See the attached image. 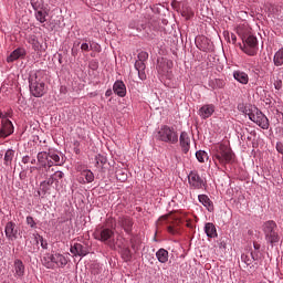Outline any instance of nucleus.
<instances>
[{
	"instance_id": "e433bc0d",
	"label": "nucleus",
	"mask_w": 283,
	"mask_h": 283,
	"mask_svg": "<svg viewBox=\"0 0 283 283\" xmlns=\"http://www.w3.org/2000/svg\"><path fill=\"white\" fill-rule=\"evenodd\" d=\"M147 59H149V53L145 52V51H142L138 53V60L137 61H140L142 63H145V61H147Z\"/></svg>"
},
{
	"instance_id": "37998d69",
	"label": "nucleus",
	"mask_w": 283,
	"mask_h": 283,
	"mask_svg": "<svg viewBox=\"0 0 283 283\" xmlns=\"http://www.w3.org/2000/svg\"><path fill=\"white\" fill-rule=\"evenodd\" d=\"M275 90H282V80H276L274 82Z\"/></svg>"
},
{
	"instance_id": "20e7f679",
	"label": "nucleus",
	"mask_w": 283,
	"mask_h": 283,
	"mask_svg": "<svg viewBox=\"0 0 283 283\" xmlns=\"http://www.w3.org/2000/svg\"><path fill=\"white\" fill-rule=\"evenodd\" d=\"M263 233L266 242L270 244H277L280 242V234L277 233V223L275 221H266L263 224Z\"/></svg>"
},
{
	"instance_id": "f03ea898",
	"label": "nucleus",
	"mask_w": 283,
	"mask_h": 283,
	"mask_svg": "<svg viewBox=\"0 0 283 283\" xmlns=\"http://www.w3.org/2000/svg\"><path fill=\"white\" fill-rule=\"evenodd\" d=\"M213 160H217L222 166L231 165L235 163V154H233V150L229 146L220 144L214 150Z\"/></svg>"
},
{
	"instance_id": "a19ab883",
	"label": "nucleus",
	"mask_w": 283,
	"mask_h": 283,
	"mask_svg": "<svg viewBox=\"0 0 283 283\" xmlns=\"http://www.w3.org/2000/svg\"><path fill=\"white\" fill-rule=\"evenodd\" d=\"M250 256L252 258V260L254 261V262H258V260H260V251H252L251 253H250Z\"/></svg>"
},
{
	"instance_id": "a211bd4d",
	"label": "nucleus",
	"mask_w": 283,
	"mask_h": 283,
	"mask_svg": "<svg viewBox=\"0 0 283 283\" xmlns=\"http://www.w3.org/2000/svg\"><path fill=\"white\" fill-rule=\"evenodd\" d=\"M13 266L15 271V277H23V275H25V265L23 264V261L15 259Z\"/></svg>"
},
{
	"instance_id": "f704fd0d",
	"label": "nucleus",
	"mask_w": 283,
	"mask_h": 283,
	"mask_svg": "<svg viewBox=\"0 0 283 283\" xmlns=\"http://www.w3.org/2000/svg\"><path fill=\"white\" fill-rule=\"evenodd\" d=\"M95 160H96V167H103V165L107 163V158H105V156H102V155H97L95 157Z\"/></svg>"
},
{
	"instance_id": "13d9d810",
	"label": "nucleus",
	"mask_w": 283,
	"mask_h": 283,
	"mask_svg": "<svg viewBox=\"0 0 283 283\" xmlns=\"http://www.w3.org/2000/svg\"><path fill=\"white\" fill-rule=\"evenodd\" d=\"M31 165H36V159H32Z\"/></svg>"
},
{
	"instance_id": "9b49d317",
	"label": "nucleus",
	"mask_w": 283,
	"mask_h": 283,
	"mask_svg": "<svg viewBox=\"0 0 283 283\" xmlns=\"http://www.w3.org/2000/svg\"><path fill=\"white\" fill-rule=\"evenodd\" d=\"M12 134H14V125L10 119H3L0 129V138H8V136H12Z\"/></svg>"
},
{
	"instance_id": "473e14b6",
	"label": "nucleus",
	"mask_w": 283,
	"mask_h": 283,
	"mask_svg": "<svg viewBox=\"0 0 283 283\" xmlns=\"http://www.w3.org/2000/svg\"><path fill=\"white\" fill-rule=\"evenodd\" d=\"M241 261L244 262V264H247V266H251V264H253V262H254L251 254H247V253H243L241 255Z\"/></svg>"
},
{
	"instance_id": "a18cd8bd",
	"label": "nucleus",
	"mask_w": 283,
	"mask_h": 283,
	"mask_svg": "<svg viewBox=\"0 0 283 283\" xmlns=\"http://www.w3.org/2000/svg\"><path fill=\"white\" fill-rule=\"evenodd\" d=\"M91 50H94V52H101V45H98V44H91Z\"/></svg>"
},
{
	"instance_id": "1a4fd4ad",
	"label": "nucleus",
	"mask_w": 283,
	"mask_h": 283,
	"mask_svg": "<svg viewBox=\"0 0 283 283\" xmlns=\"http://www.w3.org/2000/svg\"><path fill=\"white\" fill-rule=\"evenodd\" d=\"M188 184L190 189H202V187H205V180L196 170L190 171L188 175Z\"/></svg>"
},
{
	"instance_id": "aec40b11",
	"label": "nucleus",
	"mask_w": 283,
	"mask_h": 283,
	"mask_svg": "<svg viewBox=\"0 0 283 283\" xmlns=\"http://www.w3.org/2000/svg\"><path fill=\"white\" fill-rule=\"evenodd\" d=\"M233 78H235L238 83H241V85H247L249 83V74L244 71H234Z\"/></svg>"
},
{
	"instance_id": "c03bdc74",
	"label": "nucleus",
	"mask_w": 283,
	"mask_h": 283,
	"mask_svg": "<svg viewBox=\"0 0 283 283\" xmlns=\"http://www.w3.org/2000/svg\"><path fill=\"white\" fill-rule=\"evenodd\" d=\"M54 165H56V164L52 160V158H49L46 160V169H50V167H54Z\"/></svg>"
},
{
	"instance_id": "bb28decb",
	"label": "nucleus",
	"mask_w": 283,
	"mask_h": 283,
	"mask_svg": "<svg viewBox=\"0 0 283 283\" xmlns=\"http://www.w3.org/2000/svg\"><path fill=\"white\" fill-rule=\"evenodd\" d=\"M198 200H199V202H201V205H203V207H207L208 209H209V207H213L211 199H209V197L207 195H199Z\"/></svg>"
},
{
	"instance_id": "dca6fc26",
	"label": "nucleus",
	"mask_w": 283,
	"mask_h": 283,
	"mask_svg": "<svg viewBox=\"0 0 283 283\" xmlns=\"http://www.w3.org/2000/svg\"><path fill=\"white\" fill-rule=\"evenodd\" d=\"M113 91L120 98H124V96H127V86H125L124 81H116L113 85Z\"/></svg>"
},
{
	"instance_id": "58836bf2",
	"label": "nucleus",
	"mask_w": 283,
	"mask_h": 283,
	"mask_svg": "<svg viewBox=\"0 0 283 283\" xmlns=\"http://www.w3.org/2000/svg\"><path fill=\"white\" fill-rule=\"evenodd\" d=\"M35 19H38L40 21V23H45V13L43 11H38L35 13Z\"/></svg>"
},
{
	"instance_id": "0eeeda50",
	"label": "nucleus",
	"mask_w": 283,
	"mask_h": 283,
	"mask_svg": "<svg viewBox=\"0 0 283 283\" xmlns=\"http://www.w3.org/2000/svg\"><path fill=\"white\" fill-rule=\"evenodd\" d=\"M161 222H166L167 224H169L167 227V231L168 233H170V235H178V233H180V219H178L176 216H163L159 218L157 223L160 224Z\"/></svg>"
},
{
	"instance_id": "ea45409f",
	"label": "nucleus",
	"mask_w": 283,
	"mask_h": 283,
	"mask_svg": "<svg viewBox=\"0 0 283 283\" xmlns=\"http://www.w3.org/2000/svg\"><path fill=\"white\" fill-rule=\"evenodd\" d=\"M27 224L31 227V229H34L36 227V222L34 221V218L32 217H27Z\"/></svg>"
},
{
	"instance_id": "3c124183",
	"label": "nucleus",
	"mask_w": 283,
	"mask_h": 283,
	"mask_svg": "<svg viewBox=\"0 0 283 283\" xmlns=\"http://www.w3.org/2000/svg\"><path fill=\"white\" fill-rule=\"evenodd\" d=\"M40 189H41L43 195H46L48 193V189H50V188H49V186L41 187V185H40Z\"/></svg>"
},
{
	"instance_id": "4c0bfd02",
	"label": "nucleus",
	"mask_w": 283,
	"mask_h": 283,
	"mask_svg": "<svg viewBox=\"0 0 283 283\" xmlns=\"http://www.w3.org/2000/svg\"><path fill=\"white\" fill-rule=\"evenodd\" d=\"M49 158H51V160L54 161L55 165H59V163H61V157L55 153H49Z\"/></svg>"
},
{
	"instance_id": "2eb2a0df",
	"label": "nucleus",
	"mask_w": 283,
	"mask_h": 283,
	"mask_svg": "<svg viewBox=\"0 0 283 283\" xmlns=\"http://www.w3.org/2000/svg\"><path fill=\"white\" fill-rule=\"evenodd\" d=\"M179 143L184 154H188L189 149H191V139L189 138V134H187V132H182L180 134Z\"/></svg>"
},
{
	"instance_id": "c85d7f7f",
	"label": "nucleus",
	"mask_w": 283,
	"mask_h": 283,
	"mask_svg": "<svg viewBox=\"0 0 283 283\" xmlns=\"http://www.w3.org/2000/svg\"><path fill=\"white\" fill-rule=\"evenodd\" d=\"M210 85L213 90H222V87H224L226 83L223 82V80L216 78L210 82Z\"/></svg>"
},
{
	"instance_id": "7ed1b4c3",
	"label": "nucleus",
	"mask_w": 283,
	"mask_h": 283,
	"mask_svg": "<svg viewBox=\"0 0 283 283\" xmlns=\"http://www.w3.org/2000/svg\"><path fill=\"white\" fill-rule=\"evenodd\" d=\"M245 114L252 123H255L261 129H269V118L262 111H260V108L251 106V108L245 109Z\"/></svg>"
},
{
	"instance_id": "49530a36",
	"label": "nucleus",
	"mask_w": 283,
	"mask_h": 283,
	"mask_svg": "<svg viewBox=\"0 0 283 283\" xmlns=\"http://www.w3.org/2000/svg\"><path fill=\"white\" fill-rule=\"evenodd\" d=\"M54 181L52 179H49V181H42L41 187H50Z\"/></svg>"
},
{
	"instance_id": "72a5a7b5",
	"label": "nucleus",
	"mask_w": 283,
	"mask_h": 283,
	"mask_svg": "<svg viewBox=\"0 0 283 283\" xmlns=\"http://www.w3.org/2000/svg\"><path fill=\"white\" fill-rule=\"evenodd\" d=\"M34 240H35L36 244H39V242H41L42 249H48V241H45V240L43 239V237H41V235H39V234H35V235H34Z\"/></svg>"
},
{
	"instance_id": "864d4df0",
	"label": "nucleus",
	"mask_w": 283,
	"mask_h": 283,
	"mask_svg": "<svg viewBox=\"0 0 283 283\" xmlns=\"http://www.w3.org/2000/svg\"><path fill=\"white\" fill-rule=\"evenodd\" d=\"M253 247H254V250L260 251V248H261L260 243L254 242Z\"/></svg>"
},
{
	"instance_id": "2f4dec72",
	"label": "nucleus",
	"mask_w": 283,
	"mask_h": 283,
	"mask_svg": "<svg viewBox=\"0 0 283 283\" xmlns=\"http://www.w3.org/2000/svg\"><path fill=\"white\" fill-rule=\"evenodd\" d=\"M83 178H85L86 182H94V172L92 170H83Z\"/></svg>"
},
{
	"instance_id": "39448f33",
	"label": "nucleus",
	"mask_w": 283,
	"mask_h": 283,
	"mask_svg": "<svg viewBox=\"0 0 283 283\" xmlns=\"http://www.w3.org/2000/svg\"><path fill=\"white\" fill-rule=\"evenodd\" d=\"M156 138L163 143L176 145V143H178V133L174 128L165 125L158 130Z\"/></svg>"
},
{
	"instance_id": "5701e85b",
	"label": "nucleus",
	"mask_w": 283,
	"mask_h": 283,
	"mask_svg": "<svg viewBox=\"0 0 283 283\" xmlns=\"http://www.w3.org/2000/svg\"><path fill=\"white\" fill-rule=\"evenodd\" d=\"M145 62H140L139 60L135 62V70H137L140 81H145V78H147V75L145 74Z\"/></svg>"
},
{
	"instance_id": "ddd939ff",
	"label": "nucleus",
	"mask_w": 283,
	"mask_h": 283,
	"mask_svg": "<svg viewBox=\"0 0 283 283\" xmlns=\"http://www.w3.org/2000/svg\"><path fill=\"white\" fill-rule=\"evenodd\" d=\"M4 233L8 238V240H11V241L17 240V238L19 235V230H17V223L9 221L6 224Z\"/></svg>"
},
{
	"instance_id": "c9c22d12",
	"label": "nucleus",
	"mask_w": 283,
	"mask_h": 283,
	"mask_svg": "<svg viewBox=\"0 0 283 283\" xmlns=\"http://www.w3.org/2000/svg\"><path fill=\"white\" fill-rule=\"evenodd\" d=\"M122 258L126 261L132 260V250L129 248H126L122 251Z\"/></svg>"
},
{
	"instance_id": "c756f323",
	"label": "nucleus",
	"mask_w": 283,
	"mask_h": 283,
	"mask_svg": "<svg viewBox=\"0 0 283 283\" xmlns=\"http://www.w3.org/2000/svg\"><path fill=\"white\" fill-rule=\"evenodd\" d=\"M14 158V150L9 149L4 154V165L8 167V165H11L12 159Z\"/></svg>"
},
{
	"instance_id": "de8ad7c7",
	"label": "nucleus",
	"mask_w": 283,
	"mask_h": 283,
	"mask_svg": "<svg viewBox=\"0 0 283 283\" xmlns=\"http://www.w3.org/2000/svg\"><path fill=\"white\" fill-rule=\"evenodd\" d=\"M8 116H10V114L3 113V112L0 111V118H1L2 120H8Z\"/></svg>"
},
{
	"instance_id": "7c9ffc66",
	"label": "nucleus",
	"mask_w": 283,
	"mask_h": 283,
	"mask_svg": "<svg viewBox=\"0 0 283 283\" xmlns=\"http://www.w3.org/2000/svg\"><path fill=\"white\" fill-rule=\"evenodd\" d=\"M196 158L199 163H205V160H209V155L205 150H198L196 153Z\"/></svg>"
},
{
	"instance_id": "79ce46f5",
	"label": "nucleus",
	"mask_w": 283,
	"mask_h": 283,
	"mask_svg": "<svg viewBox=\"0 0 283 283\" xmlns=\"http://www.w3.org/2000/svg\"><path fill=\"white\" fill-rule=\"evenodd\" d=\"M81 50H82V52H90L91 45L87 43H82Z\"/></svg>"
},
{
	"instance_id": "e2e57ef3",
	"label": "nucleus",
	"mask_w": 283,
	"mask_h": 283,
	"mask_svg": "<svg viewBox=\"0 0 283 283\" xmlns=\"http://www.w3.org/2000/svg\"><path fill=\"white\" fill-rule=\"evenodd\" d=\"M75 154H78V149H77V150H75Z\"/></svg>"
},
{
	"instance_id": "8fccbe9b",
	"label": "nucleus",
	"mask_w": 283,
	"mask_h": 283,
	"mask_svg": "<svg viewBox=\"0 0 283 283\" xmlns=\"http://www.w3.org/2000/svg\"><path fill=\"white\" fill-rule=\"evenodd\" d=\"M22 163L23 165H28V163H30V156L22 157Z\"/></svg>"
},
{
	"instance_id": "6ab92c4d",
	"label": "nucleus",
	"mask_w": 283,
	"mask_h": 283,
	"mask_svg": "<svg viewBox=\"0 0 283 283\" xmlns=\"http://www.w3.org/2000/svg\"><path fill=\"white\" fill-rule=\"evenodd\" d=\"M49 158H50V153H46V151L39 153L38 154V163H39L40 167L39 168L33 167L32 169H41V167L43 169H46Z\"/></svg>"
},
{
	"instance_id": "603ef678",
	"label": "nucleus",
	"mask_w": 283,
	"mask_h": 283,
	"mask_svg": "<svg viewBox=\"0 0 283 283\" xmlns=\"http://www.w3.org/2000/svg\"><path fill=\"white\" fill-rule=\"evenodd\" d=\"M276 149H277V151H279L280 154H282V151H283V146H282V144H276Z\"/></svg>"
},
{
	"instance_id": "b1692460",
	"label": "nucleus",
	"mask_w": 283,
	"mask_h": 283,
	"mask_svg": "<svg viewBox=\"0 0 283 283\" xmlns=\"http://www.w3.org/2000/svg\"><path fill=\"white\" fill-rule=\"evenodd\" d=\"M205 231L208 238H218V231L216 230V226L213 223H206Z\"/></svg>"
},
{
	"instance_id": "4d7b16f0",
	"label": "nucleus",
	"mask_w": 283,
	"mask_h": 283,
	"mask_svg": "<svg viewBox=\"0 0 283 283\" xmlns=\"http://www.w3.org/2000/svg\"><path fill=\"white\" fill-rule=\"evenodd\" d=\"M119 180H122V182H125L127 180V176H124L123 178H119Z\"/></svg>"
},
{
	"instance_id": "f257e3e1",
	"label": "nucleus",
	"mask_w": 283,
	"mask_h": 283,
	"mask_svg": "<svg viewBox=\"0 0 283 283\" xmlns=\"http://www.w3.org/2000/svg\"><path fill=\"white\" fill-rule=\"evenodd\" d=\"M29 87L32 96L41 98L45 95V82H43V71H31L29 75Z\"/></svg>"
},
{
	"instance_id": "a878e982",
	"label": "nucleus",
	"mask_w": 283,
	"mask_h": 283,
	"mask_svg": "<svg viewBox=\"0 0 283 283\" xmlns=\"http://www.w3.org/2000/svg\"><path fill=\"white\" fill-rule=\"evenodd\" d=\"M273 62L276 67L283 65V48L274 54Z\"/></svg>"
},
{
	"instance_id": "6e6d98bb",
	"label": "nucleus",
	"mask_w": 283,
	"mask_h": 283,
	"mask_svg": "<svg viewBox=\"0 0 283 283\" xmlns=\"http://www.w3.org/2000/svg\"><path fill=\"white\" fill-rule=\"evenodd\" d=\"M105 96H112V90H107Z\"/></svg>"
},
{
	"instance_id": "4468645a",
	"label": "nucleus",
	"mask_w": 283,
	"mask_h": 283,
	"mask_svg": "<svg viewBox=\"0 0 283 283\" xmlns=\"http://www.w3.org/2000/svg\"><path fill=\"white\" fill-rule=\"evenodd\" d=\"M71 253L73 255H78L80 258H85V255L90 253V248L81 243H74V245L71 247Z\"/></svg>"
},
{
	"instance_id": "cd10ccee",
	"label": "nucleus",
	"mask_w": 283,
	"mask_h": 283,
	"mask_svg": "<svg viewBox=\"0 0 283 283\" xmlns=\"http://www.w3.org/2000/svg\"><path fill=\"white\" fill-rule=\"evenodd\" d=\"M31 6L33 10H43L45 8L44 0H31Z\"/></svg>"
},
{
	"instance_id": "bf43d9fd",
	"label": "nucleus",
	"mask_w": 283,
	"mask_h": 283,
	"mask_svg": "<svg viewBox=\"0 0 283 283\" xmlns=\"http://www.w3.org/2000/svg\"><path fill=\"white\" fill-rule=\"evenodd\" d=\"M32 43H33V45H35V44H36V40L33 39V40H32Z\"/></svg>"
},
{
	"instance_id": "052dcab7",
	"label": "nucleus",
	"mask_w": 283,
	"mask_h": 283,
	"mask_svg": "<svg viewBox=\"0 0 283 283\" xmlns=\"http://www.w3.org/2000/svg\"><path fill=\"white\" fill-rule=\"evenodd\" d=\"M202 41H207V38H202Z\"/></svg>"
},
{
	"instance_id": "f8f14e48",
	"label": "nucleus",
	"mask_w": 283,
	"mask_h": 283,
	"mask_svg": "<svg viewBox=\"0 0 283 283\" xmlns=\"http://www.w3.org/2000/svg\"><path fill=\"white\" fill-rule=\"evenodd\" d=\"M216 112V105L213 104H205L203 106L200 107L199 109V116L203 120H207V118H211L213 116V113Z\"/></svg>"
},
{
	"instance_id": "5fc2aeb1",
	"label": "nucleus",
	"mask_w": 283,
	"mask_h": 283,
	"mask_svg": "<svg viewBox=\"0 0 283 283\" xmlns=\"http://www.w3.org/2000/svg\"><path fill=\"white\" fill-rule=\"evenodd\" d=\"M231 41H232V43H235V41H238V38L233 33L231 34Z\"/></svg>"
},
{
	"instance_id": "09e8293b",
	"label": "nucleus",
	"mask_w": 283,
	"mask_h": 283,
	"mask_svg": "<svg viewBox=\"0 0 283 283\" xmlns=\"http://www.w3.org/2000/svg\"><path fill=\"white\" fill-rule=\"evenodd\" d=\"M54 176H55V178H57L59 180H61V179L63 178V176H65V175L63 174V171H56V172L54 174Z\"/></svg>"
},
{
	"instance_id": "f3484780",
	"label": "nucleus",
	"mask_w": 283,
	"mask_h": 283,
	"mask_svg": "<svg viewBox=\"0 0 283 283\" xmlns=\"http://www.w3.org/2000/svg\"><path fill=\"white\" fill-rule=\"evenodd\" d=\"M23 56H25V49L18 48L7 57V63H14V61H19Z\"/></svg>"
},
{
	"instance_id": "423d86ee",
	"label": "nucleus",
	"mask_w": 283,
	"mask_h": 283,
	"mask_svg": "<svg viewBox=\"0 0 283 283\" xmlns=\"http://www.w3.org/2000/svg\"><path fill=\"white\" fill-rule=\"evenodd\" d=\"M242 43L240 44V49L248 56H255L258 54V38L254 35H248L242 38Z\"/></svg>"
},
{
	"instance_id": "680f3d73",
	"label": "nucleus",
	"mask_w": 283,
	"mask_h": 283,
	"mask_svg": "<svg viewBox=\"0 0 283 283\" xmlns=\"http://www.w3.org/2000/svg\"><path fill=\"white\" fill-rule=\"evenodd\" d=\"M72 54H74V49H72Z\"/></svg>"
},
{
	"instance_id": "412c9836",
	"label": "nucleus",
	"mask_w": 283,
	"mask_h": 283,
	"mask_svg": "<svg viewBox=\"0 0 283 283\" xmlns=\"http://www.w3.org/2000/svg\"><path fill=\"white\" fill-rule=\"evenodd\" d=\"M42 264L45 269H55L54 254L46 253L42 258Z\"/></svg>"
},
{
	"instance_id": "4be33fe9",
	"label": "nucleus",
	"mask_w": 283,
	"mask_h": 283,
	"mask_svg": "<svg viewBox=\"0 0 283 283\" xmlns=\"http://www.w3.org/2000/svg\"><path fill=\"white\" fill-rule=\"evenodd\" d=\"M156 258L158 262L166 264V262H169V252L161 248L156 252Z\"/></svg>"
},
{
	"instance_id": "393cba45",
	"label": "nucleus",
	"mask_w": 283,
	"mask_h": 283,
	"mask_svg": "<svg viewBox=\"0 0 283 283\" xmlns=\"http://www.w3.org/2000/svg\"><path fill=\"white\" fill-rule=\"evenodd\" d=\"M54 262H55V268L59 266L60 269H63L64 266L67 265V259L60 253L54 254Z\"/></svg>"
},
{
	"instance_id": "6e6552de",
	"label": "nucleus",
	"mask_w": 283,
	"mask_h": 283,
	"mask_svg": "<svg viewBox=\"0 0 283 283\" xmlns=\"http://www.w3.org/2000/svg\"><path fill=\"white\" fill-rule=\"evenodd\" d=\"M94 238L99 242H104V244H112V239L114 238V230L105 227L97 228L94 231Z\"/></svg>"
},
{
	"instance_id": "9d476101",
	"label": "nucleus",
	"mask_w": 283,
	"mask_h": 283,
	"mask_svg": "<svg viewBox=\"0 0 283 283\" xmlns=\"http://www.w3.org/2000/svg\"><path fill=\"white\" fill-rule=\"evenodd\" d=\"M118 227H122V229L127 233L128 235L132 234V231L134 229V220L130 217H119L117 220Z\"/></svg>"
}]
</instances>
